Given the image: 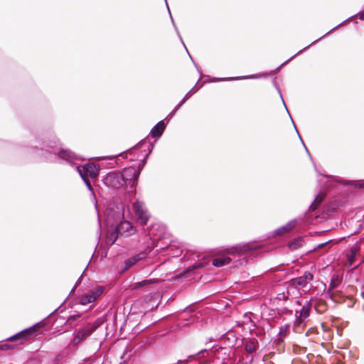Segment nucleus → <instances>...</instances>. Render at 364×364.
<instances>
[{"instance_id": "1", "label": "nucleus", "mask_w": 364, "mask_h": 364, "mask_svg": "<svg viewBox=\"0 0 364 364\" xmlns=\"http://www.w3.org/2000/svg\"><path fill=\"white\" fill-rule=\"evenodd\" d=\"M36 143L38 145L31 146L29 151L41 161L54 163L60 159L70 166H76L80 177L95 178L97 176L99 168L97 166L93 164L80 165L81 157L69 149H63L56 136H38Z\"/></svg>"}, {"instance_id": "2", "label": "nucleus", "mask_w": 364, "mask_h": 364, "mask_svg": "<svg viewBox=\"0 0 364 364\" xmlns=\"http://www.w3.org/2000/svg\"><path fill=\"white\" fill-rule=\"evenodd\" d=\"M140 169L135 166H129L122 171H112L108 172L102 179L103 183L112 188H119L123 186H129L131 191L136 185Z\"/></svg>"}, {"instance_id": "3", "label": "nucleus", "mask_w": 364, "mask_h": 364, "mask_svg": "<svg viewBox=\"0 0 364 364\" xmlns=\"http://www.w3.org/2000/svg\"><path fill=\"white\" fill-rule=\"evenodd\" d=\"M164 240H166L165 234L163 235H159L157 237H154L152 241L153 245L151 247L148 246L146 250L127 259L124 261V267L122 269V271L129 269L134 264L146 258L148 254L154 248H156V251L158 252L159 250H164L168 247H171L173 246L170 240H168L166 242H164Z\"/></svg>"}, {"instance_id": "4", "label": "nucleus", "mask_w": 364, "mask_h": 364, "mask_svg": "<svg viewBox=\"0 0 364 364\" xmlns=\"http://www.w3.org/2000/svg\"><path fill=\"white\" fill-rule=\"evenodd\" d=\"M103 319L99 318L92 323H87L76 333L75 340H77V342H79L86 339L90 336H91L92 333L103 323Z\"/></svg>"}, {"instance_id": "5", "label": "nucleus", "mask_w": 364, "mask_h": 364, "mask_svg": "<svg viewBox=\"0 0 364 364\" xmlns=\"http://www.w3.org/2000/svg\"><path fill=\"white\" fill-rule=\"evenodd\" d=\"M40 323H36L33 326L23 329V331L7 338L5 341L16 342L18 344H22L26 341L32 334L36 333L39 328Z\"/></svg>"}, {"instance_id": "6", "label": "nucleus", "mask_w": 364, "mask_h": 364, "mask_svg": "<svg viewBox=\"0 0 364 364\" xmlns=\"http://www.w3.org/2000/svg\"><path fill=\"white\" fill-rule=\"evenodd\" d=\"M147 144L148 147H149V152L148 154H146L145 157L142 160V163L141 164H139L137 166H135L136 168H138L140 169V171L143 169L145 164H146V158L149 156V155L151 153L152 151V149L154 148V145L153 144H151L149 143H148L146 139H143L141 140L140 142H139L137 144H136L134 147H132V149H128L126 151L123 152V153H121L120 154H119L117 156L118 157H126L127 158V155L131 154L134 150L135 149H141L144 146H146ZM132 166H134V165H132Z\"/></svg>"}, {"instance_id": "7", "label": "nucleus", "mask_w": 364, "mask_h": 364, "mask_svg": "<svg viewBox=\"0 0 364 364\" xmlns=\"http://www.w3.org/2000/svg\"><path fill=\"white\" fill-rule=\"evenodd\" d=\"M133 210L138 223L142 226L145 225L149 220V215L144 208L143 203L139 201L134 202L133 203Z\"/></svg>"}, {"instance_id": "8", "label": "nucleus", "mask_w": 364, "mask_h": 364, "mask_svg": "<svg viewBox=\"0 0 364 364\" xmlns=\"http://www.w3.org/2000/svg\"><path fill=\"white\" fill-rule=\"evenodd\" d=\"M152 297L153 296H151L149 299V301H147L146 299H139L136 300L132 306V310L133 311V314L136 313V311H135V310L139 309L140 307H141L142 310H140L139 311L140 312L144 311V314L149 311L156 309L159 305V303L153 304H151V300Z\"/></svg>"}, {"instance_id": "9", "label": "nucleus", "mask_w": 364, "mask_h": 364, "mask_svg": "<svg viewBox=\"0 0 364 364\" xmlns=\"http://www.w3.org/2000/svg\"><path fill=\"white\" fill-rule=\"evenodd\" d=\"M104 288L101 286H97L90 290L88 293L81 296L80 302L82 305H87L90 303L96 301L103 293Z\"/></svg>"}, {"instance_id": "10", "label": "nucleus", "mask_w": 364, "mask_h": 364, "mask_svg": "<svg viewBox=\"0 0 364 364\" xmlns=\"http://www.w3.org/2000/svg\"><path fill=\"white\" fill-rule=\"evenodd\" d=\"M116 231L120 236L129 237L135 232L132 223L127 220L121 221L115 228Z\"/></svg>"}, {"instance_id": "11", "label": "nucleus", "mask_w": 364, "mask_h": 364, "mask_svg": "<svg viewBox=\"0 0 364 364\" xmlns=\"http://www.w3.org/2000/svg\"><path fill=\"white\" fill-rule=\"evenodd\" d=\"M250 250V243H240L227 249V253L230 255H243Z\"/></svg>"}, {"instance_id": "12", "label": "nucleus", "mask_w": 364, "mask_h": 364, "mask_svg": "<svg viewBox=\"0 0 364 364\" xmlns=\"http://www.w3.org/2000/svg\"><path fill=\"white\" fill-rule=\"evenodd\" d=\"M313 279V275L310 273L308 274L300 277L299 278H296L291 280V282L295 284L299 289H301L302 292L306 291V288L308 287V284Z\"/></svg>"}, {"instance_id": "13", "label": "nucleus", "mask_w": 364, "mask_h": 364, "mask_svg": "<svg viewBox=\"0 0 364 364\" xmlns=\"http://www.w3.org/2000/svg\"><path fill=\"white\" fill-rule=\"evenodd\" d=\"M166 129V124L164 120L159 121L150 132V135L152 138L159 139L163 134Z\"/></svg>"}, {"instance_id": "14", "label": "nucleus", "mask_w": 364, "mask_h": 364, "mask_svg": "<svg viewBox=\"0 0 364 364\" xmlns=\"http://www.w3.org/2000/svg\"><path fill=\"white\" fill-rule=\"evenodd\" d=\"M213 353V356L217 358L220 359V358L223 359V360H225L228 358V349L226 348L220 347L216 348L214 351H212Z\"/></svg>"}, {"instance_id": "15", "label": "nucleus", "mask_w": 364, "mask_h": 364, "mask_svg": "<svg viewBox=\"0 0 364 364\" xmlns=\"http://www.w3.org/2000/svg\"><path fill=\"white\" fill-rule=\"evenodd\" d=\"M231 259L229 257H219L213 259V265L216 267H222L230 264Z\"/></svg>"}, {"instance_id": "16", "label": "nucleus", "mask_w": 364, "mask_h": 364, "mask_svg": "<svg viewBox=\"0 0 364 364\" xmlns=\"http://www.w3.org/2000/svg\"><path fill=\"white\" fill-rule=\"evenodd\" d=\"M287 294L289 296L296 297L299 295L301 294L302 291H301L300 289L298 288V287L295 284L291 282V283L289 284L287 287Z\"/></svg>"}, {"instance_id": "17", "label": "nucleus", "mask_w": 364, "mask_h": 364, "mask_svg": "<svg viewBox=\"0 0 364 364\" xmlns=\"http://www.w3.org/2000/svg\"><path fill=\"white\" fill-rule=\"evenodd\" d=\"M119 236L120 235L118 234L115 229L114 230L109 232L106 238L107 245L112 246L116 242Z\"/></svg>"}, {"instance_id": "18", "label": "nucleus", "mask_w": 364, "mask_h": 364, "mask_svg": "<svg viewBox=\"0 0 364 364\" xmlns=\"http://www.w3.org/2000/svg\"><path fill=\"white\" fill-rule=\"evenodd\" d=\"M358 248L355 246L350 248L349 252L347 254V260L349 265H352L355 261V257L358 252Z\"/></svg>"}, {"instance_id": "19", "label": "nucleus", "mask_w": 364, "mask_h": 364, "mask_svg": "<svg viewBox=\"0 0 364 364\" xmlns=\"http://www.w3.org/2000/svg\"><path fill=\"white\" fill-rule=\"evenodd\" d=\"M296 225V220H291L288 224H287L285 226L282 227V228L277 230L278 234H282L283 232H287L292 230Z\"/></svg>"}, {"instance_id": "20", "label": "nucleus", "mask_w": 364, "mask_h": 364, "mask_svg": "<svg viewBox=\"0 0 364 364\" xmlns=\"http://www.w3.org/2000/svg\"><path fill=\"white\" fill-rule=\"evenodd\" d=\"M154 281L151 279H144V280H142L141 282H135L132 284V288L134 289H139V288H141L143 287H145V286H147V285H149L152 283H154Z\"/></svg>"}, {"instance_id": "21", "label": "nucleus", "mask_w": 364, "mask_h": 364, "mask_svg": "<svg viewBox=\"0 0 364 364\" xmlns=\"http://www.w3.org/2000/svg\"><path fill=\"white\" fill-rule=\"evenodd\" d=\"M250 78V76H241V77H224V78H218V77H213L210 82H216L220 81H227V80H237L241 79H248Z\"/></svg>"}, {"instance_id": "22", "label": "nucleus", "mask_w": 364, "mask_h": 364, "mask_svg": "<svg viewBox=\"0 0 364 364\" xmlns=\"http://www.w3.org/2000/svg\"><path fill=\"white\" fill-rule=\"evenodd\" d=\"M304 240L301 237H298L289 243V247L291 250H296L303 245Z\"/></svg>"}, {"instance_id": "23", "label": "nucleus", "mask_w": 364, "mask_h": 364, "mask_svg": "<svg viewBox=\"0 0 364 364\" xmlns=\"http://www.w3.org/2000/svg\"><path fill=\"white\" fill-rule=\"evenodd\" d=\"M17 345L16 344H8V343H4L0 344V350L2 351H7L10 350H14L16 348Z\"/></svg>"}, {"instance_id": "24", "label": "nucleus", "mask_w": 364, "mask_h": 364, "mask_svg": "<svg viewBox=\"0 0 364 364\" xmlns=\"http://www.w3.org/2000/svg\"><path fill=\"white\" fill-rule=\"evenodd\" d=\"M80 316V314L71 315L68 318L65 323L72 326L73 322L75 321Z\"/></svg>"}, {"instance_id": "25", "label": "nucleus", "mask_w": 364, "mask_h": 364, "mask_svg": "<svg viewBox=\"0 0 364 364\" xmlns=\"http://www.w3.org/2000/svg\"><path fill=\"white\" fill-rule=\"evenodd\" d=\"M81 178L83 180L84 183H85L87 189L94 194L93 188L91 184V181L90 180V178H84L83 176L81 177Z\"/></svg>"}, {"instance_id": "26", "label": "nucleus", "mask_w": 364, "mask_h": 364, "mask_svg": "<svg viewBox=\"0 0 364 364\" xmlns=\"http://www.w3.org/2000/svg\"><path fill=\"white\" fill-rule=\"evenodd\" d=\"M191 94V91H189L183 98L179 102V103L176 106V109H179V108L186 102V100L189 98Z\"/></svg>"}, {"instance_id": "27", "label": "nucleus", "mask_w": 364, "mask_h": 364, "mask_svg": "<svg viewBox=\"0 0 364 364\" xmlns=\"http://www.w3.org/2000/svg\"><path fill=\"white\" fill-rule=\"evenodd\" d=\"M170 16H171V14ZM171 21H172L173 26V27H174V28H175V30H176V33H177L178 36L179 37V38H180V40H181V43H183V45L184 46L186 50H188V48H187V47H186V46H185V44H184V42H183V39H182V37H181V36L180 33H179V31H178V28H177L176 25V24H175V23H174V21H173V17H172V16H171Z\"/></svg>"}, {"instance_id": "28", "label": "nucleus", "mask_w": 364, "mask_h": 364, "mask_svg": "<svg viewBox=\"0 0 364 364\" xmlns=\"http://www.w3.org/2000/svg\"><path fill=\"white\" fill-rule=\"evenodd\" d=\"M170 16H171V14ZM171 21H172L173 26V27H174V28H175V30H176V33H177L178 36L179 37V38H180V40H181V43H183V45L184 46L186 50H188V48H187V47H186V46H185V44H184V42H183V39H182V37H181V36L180 33H179V31H178V28H177L176 25V24H175V23H174V21H173V17H172V16H171Z\"/></svg>"}, {"instance_id": "29", "label": "nucleus", "mask_w": 364, "mask_h": 364, "mask_svg": "<svg viewBox=\"0 0 364 364\" xmlns=\"http://www.w3.org/2000/svg\"><path fill=\"white\" fill-rule=\"evenodd\" d=\"M204 267V264L203 262H196L193 265H192L191 267H189L188 268H191L192 269H200V268H203Z\"/></svg>"}, {"instance_id": "30", "label": "nucleus", "mask_w": 364, "mask_h": 364, "mask_svg": "<svg viewBox=\"0 0 364 364\" xmlns=\"http://www.w3.org/2000/svg\"><path fill=\"white\" fill-rule=\"evenodd\" d=\"M309 316V309L303 308L301 312V316L306 318Z\"/></svg>"}, {"instance_id": "31", "label": "nucleus", "mask_w": 364, "mask_h": 364, "mask_svg": "<svg viewBox=\"0 0 364 364\" xmlns=\"http://www.w3.org/2000/svg\"><path fill=\"white\" fill-rule=\"evenodd\" d=\"M288 327H285V329L283 330L282 328L281 329L280 332H279V334L281 336V337H283V336H285L286 335V331Z\"/></svg>"}, {"instance_id": "32", "label": "nucleus", "mask_w": 364, "mask_h": 364, "mask_svg": "<svg viewBox=\"0 0 364 364\" xmlns=\"http://www.w3.org/2000/svg\"><path fill=\"white\" fill-rule=\"evenodd\" d=\"M178 109H176V107L173 109V111L168 115V117H172L175 115V114L176 113V112L178 111Z\"/></svg>"}, {"instance_id": "33", "label": "nucleus", "mask_w": 364, "mask_h": 364, "mask_svg": "<svg viewBox=\"0 0 364 364\" xmlns=\"http://www.w3.org/2000/svg\"><path fill=\"white\" fill-rule=\"evenodd\" d=\"M80 284V279H78V280L77 281L75 287L72 289L71 291H70V294H72L73 292H74V291L75 290L77 286Z\"/></svg>"}, {"instance_id": "34", "label": "nucleus", "mask_w": 364, "mask_h": 364, "mask_svg": "<svg viewBox=\"0 0 364 364\" xmlns=\"http://www.w3.org/2000/svg\"><path fill=\"white\" fill-rule=\"evenodd\" d=\"M245 350L248 353H250V346L246 345Z\"/></svg>"}, {"instance_id": "35", "label": "nucleus", "mask_w": 364, "mask_h": 364, "mask_svg": "<svg viewBox=\"0 0 364 364\" xmlns=\"http://www.w3.org/2000/svg\"><path fill=\"white\" fill-rule=\"evenodd\" d=\"M360 18L361 20H364V11H363V12H361V13L360 14Z\"/></svg>"}, {"instance_id": "36", "label": "nucleus", "mask_w": 364, "mask_h": 364, "mask_svg": "<svg viewBox=\"0 0 364 364\" xmlns=\"http://www.w3.org/2000/svg\"><path fill=\"white\" fill-rule=\"evenodd\" d=\"M205 353H207L206 350H202L198 353V355H203Z\"/></svg>"}, {"instance_id": "37", "label": "nucleus", "mask_w": 364, "mask_h": 364, "mask_svg": "<svg viewBox=\"0 0 364 364\" xmlns=\"http://www.w3.org/2000/svg\"><path fill=\"white\" fill-rule=\"evenodd\" d=\"M181 252H182L181 250H177V252L176 253H173V256H178L179 255L178 254L181 253Z\"/></svg>"}, {"instance_id": "38", "label": "nucleus", "mask_w": 364, "mask_h": 364, "mask_svg": "<svg viewBox=\"0 0 364 364\" xmlns=\"http://www.w3.org/2000/svg\"><path fill=\"white\" fill-rule=\"evenodd\" d=\"M165 1H166V6H167V9H168V10L169 14L171 15V11H170V9H169V8H168V4H167L166 0H165Z\"/></svg>"}, {"instance_id": "39", "label": "nucleus", "mask_w": 364, "mask_h": 364, "mask_svg": "<svg viewBox=\"0 0 364 364\" xmlns=\"http://www.w3.org/2000/svg\"><path fill=\"white\" fill-rule=\"evenodd\" d=\"M60 308V306L58 308H57L56 309H55V310H54V311L50 314V315L53 314H54L55 311H57Z\"/></svg>"}, {"instance_id": "40", "label": "nucleus", "mask_w": 364, "mask_h": 364, "mask_svg": "<svg viewBox=\"0 0 364 364\" xmlns=\"http://www.w3.org/2000/svg\"><path fill=\"white\" fill-rule=\"evenodd\" d=\"M196 86V85H195V86H194V87H193L190 90V91H191V92L192 91H194V89H195Z\"/></svg>"}, {"instance_id": "41", "label": "nucleus", "mask_w": 364, "mask_h": 364, "mask_svg": "<svg viewBox=\"0 0 364 364\" xmlns=\"http://www.w3.org/2000/svg\"><path fill=\"white\" fill-rule=\"evenodd\" d=\"M247 314H248V313L245 314V317H247Z\"/></svg>"}, {"instance_id": "42", "label": "nucleus", "mask_w": 364, "mask_h": 364, "mask_svg": "<svg viewBox=\"0 0 364 364\" xmlns=\"http://www.w3.org/2000/svg\"><path fill=\"white\" fill-rule=\"evenodd\" d=\"M81 277H82V275H80V277L79 278V279H80V280L81 279Z\"/></svg>"}]
</instances>
